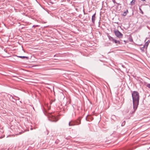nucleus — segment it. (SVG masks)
<instances>
[{
  "label": "nucleus",
  "instance_id": "nucleus-3",
  "mask_svg": "<svg viewBox=\"0 0 150 150\" xmlns=\"http://www.w3.org/2000/svg\"><path fill=\"white\" fill-rule=\"evenodd\" d=\"M114 32L116 36L119 38H122L123 35L118 30H115L114 31Z\"/></svg>",
  "mask_w": 150,
  "mask_h": 150
},
{
  "label": "nucleus",
  "instance_id": "nucleus-10",
  "mask_svg": "<svg viewBox=\"0 0 150 150\" xmlns=\"http://www.w3.org/2000/svg\"><path fill=\"white\" fill-rule=\"evenodd\" d=\"M135 2V0H132V1L131 2V4L133 5L134 4Z\"/></svg>",
  "mask_w": 150,
  "mask_h": 150
},
{
  "label": "nucleus",
  "instance_id": "nucleus-14",
  "mask_svg": "<svg viewBox=\"0 0 150 150\" xmlns=\"http://www.w3.org/2000/svg\"><path fill=\"white\" fill-rule=\"evenodd\" d=\"M147 86L149 88H150V84L149 83V84H147Z\"/></svg>",
  "mask_w": 150,
  "mask_h": 150
},
{
  "label": "nucleus",
  "instance_id": "nucleus-4",
  "mask_svg": "<svg viewBox=\"0 0 150 150\" xmlns=\"http://www.w3.org/2000/svg\"><path fill=\"white\" fill-rule=\"evenodd\" d=\"M96 14V13H94V14H93V16H92V23H94L95 20L96 19V17H95Z\"/></svg>",
  "mask_w": 150,
  "mask_h": 150
},
{
  "label": "nucleus",
  "instance_id": "nucleus-13",
  "mask_svg": "<svg viewBox=\"0 0 150 150\" xmlns=\"http://www.w3.org/2000/svg\"><path fill=\"white\" fill-rule=\"evenodd\" d=\"M139 10L140 11V13H142V14H144V12H143V11L142 10V9L140 8H139Z\"/></svg>",
  "mask_w": 150,
  "mask_h": 150
},
{
  "label": "nucleus",
  "instance_id": "nucleus-12",
  "mask_svg": "<svg viewBox=\"0 0 150 150\" xmlns=\"http://www.w3.org/2000/svg\"><path fill=\"white\" fill-rule=\"evenodd\" d=\"M125 121H124L122 123L121 126H124L125 125Z\"/></svg>",
  "mask_w": 150,
  "mask_h": 150
},
{
  "label": "nucleus",
  "instance_id": "nucleus-6",
  "mask_svg": "<svg viewBox=\"0 0 150 150\" xmlns=\"http://www.w3.org/2000/svg\"><path fill=\"white\" fill-rule=\"evenodd\" d=\"M75 122V124L76 125H78L81 123V120L79 119H78L77 120L74 121Z\"/></svg>",
  "mask_w": 150,
  "mask_h": 150
},
{
  "label": "nucleus",
  "instance_id": "nucleus-2",
  "mask_svg": "<svg viewBox=\"0 0 150 150\" xmlns=\"http://www.w3.org/2000/svg\"><path fill=\"white\" fill-rule=\"evenodd\" d=\"M49 120L52 122H56L57 121L58 119L57 117H56L52 114H50L48 115Z\"/></svg>",
  "mask_w": 150,
  "mask_h": 150
},
{
  "label": "nucleus",
  "instance_id": "nucleus-15",
  "mask_svg": "<svg viewBox=\"0 0 150 150\" xmlns=\"http://www.w3.org/2000/svg\"><path fill=\"white\" fill-rule=\"evenodd\" d=\"M148 42H147L146 43V46L147 47L148 45V43H147Z\"/></svg>",
  "mask_w": 150,
  "mask_h": 150
},
{
  "label": "nucleus",
  "instance_id": "nucleus-9",
  "mask_svg": "<svg viewBox=\"0 0 150 150\" xmlns=\"http://www.w3.org/2000/svg\"><path fill=\"white\" fill-rule=\"evenodd\" d=\"M114 42L115 43H118L119 44L120 43V42L119 41H117L115 40Z\"/></svg>",
  "mask_w": 150,
  "mask_h": 150
},
{
  "label": "nucleus",
  "instance_id": "nucleus-8",
  "mask_svg": "<svg viewBox=\"0 0 150 150\" xmlns=\"http://www.w3.org/2000/svg\"><path fill=\"white\" fill-rule=\"evenodd\" d=\"M128 13V11L127 10L126 11H125L123 12L122 15L124 16H125L126 15L127 13Z\"/></svg>",
  "mask_w": 150,
  "mask_h": 150
},
{
  "label": "nucleus",
  "instance_id": "nucleus-17",
  "mask_svg": "<svg viewBox=\"0 0 150 150\" xmlns=\"http://www.w3.org/2000/svg\"><path fill=\"white\" fill-rule=\"evenodd\" d=\"M12 98H13V96H12Z\"/></svg>",
  "mask_w": 150,
  "mask_h": 150
},
{
  "label": "nucleus",
  "instance_id": "nucleus-16",
  "mask_svg": "<svg viewBox=\"0 0 150 150\" xmlns=\"http://www.w3.org/2000/svg\"><path fill=\"white\" fill-rule=\"evenodd\" d=\"M141 1H145V0H141Z\"/></svg>",
  "mask_w": 150,
  "mask_h": 150
},
{
  "label": "nucleus",
  "instance_id": "nucleus-7",
  "mask_svg": "<svg viewBox=\"0 0 150 150\" xmlns=\"http://www.w3.org/2000/svg\"><path fill=\"white\" fill-rule=\"evenodd\" d=\"M18 57L21 58L22 59H24L25 58H26L27 59H28V57H27L25 56H18Z\"/></svg>",
  "mask_w": 150,
  "mask_h": 150
},
{
  "label": "nucleus",
  "instance_id": "nucleus-5",
  "mask_svg": "<svg viewBox=\"0 0 150 150\" xmlns=\"http://www.w3.org/2000/svg\"><path fill=\"white\" fill-rule=\"evenodd\" d=\"M69 126H74L76 125L75 122L74 121H71L69 122Z\"/></svg>",
  "mask_w": 150,
  "mask_h": 150
},
{
  "label": "nucleus",
  "instance_id": "nucleus-11",
  "mask_svg": "<svg viewBox=\"0 0 150 150\" xmlns=\"http://www.w3.org/2000/svg\"><path fill=\"white\" fill-rule=\"evenodd\" d=\"M109 39L111 41H114V40H115V39H114L113 38H112V37H110V38H109Z\"/></svg>",
  "mask_w": 150,
  "mask_h": 150
},
{
  "label": "nucleus",
  "instance_id": "nucleus-1",
  "mask_svg": "<svg viewBox=\"0 0 150 150\" xmlns=\"http://www.w3.org/2000/svg\"><path fill=\"white\" fill-rule=\"evenodd\" d=\"M133 99V107L135 111L137 109L139 101V95L138 92L134 91L132 93Z\"/></svg>",
  "mask_w": 150,
  "mask_h": 150
}]
</instances>
